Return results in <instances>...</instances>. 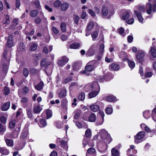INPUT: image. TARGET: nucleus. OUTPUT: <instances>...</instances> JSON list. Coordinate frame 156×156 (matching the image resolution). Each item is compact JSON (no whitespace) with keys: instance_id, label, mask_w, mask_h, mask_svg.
I'll use <instances>...</instances> for the list:
<instances>
[{"instance_id":"f257e3e1","label":"nucleus","mask_w":156,"mask_h":156,"mask_svg":"<svg viewBox=\"0 0 156 156\" xmlns=\"http://www.w3.org/2000/svg\"><path fill=\"white\" fill-rule=\"evenodd\" d=\"M99 133L101 134V137L102 140L98 144V148L99 151L103 153L107 150V144L111 142L112 139L110 135L105 129L100 130Z\"/></svg>"},{"instance_id":"f03ea898","label":"nucleus","mask_w":156,"mask_h":156,"mask_svg":"<svg viewBox=\"0 0 156 156\" xmlns=\"http://www.w3.org/2000/svg\"><path fill=\"white\" fill-rule=\"evenodd\" d=\"M152 0H148L149 3L146 4V11L147 14H151L153 12L156 11V0H154L153 2V7H152L151 2Z\"/></svg>"},{"instance_id":"7ed1b4c3","label":"nucleus","mask_w":156,"mask_h":156,"mask_svg":"<svg viewBox=\"0 0 156 156\" xmlns=\"http://www.w3.org/2000/svg\"><path fill=\"white\" fill-rule=\"evenodd\" d=\"M28 134V131L27 129H24L21 133L20 139L22 142H21L20 146L19 148V149H21L24 147L25 144V140L27 139Z\"/></svg>"},{"instance_id":"20e7f679","label":"nucleus","mask_w":156,"mask_h":156,"mask_svg":"<svg viewBox=\"0 0 156 156\" xmlns=\"http://www.w3.org/2000/svg\"><path fill=\"white\" fill-rule=\"evenodd\" d=\"M98 63L97 61L95 60L89 62L85 67V70L88 72L93 70Z\"/></svg>"},{"instance_id":"39448f33","label":"nucleus","mask_w":156,"mask_h":156,"mask_svg":"<svg viewBox=\"0 0 156 156\" xmlns=\"http://www.w3.org/2000/svg\"><path fill=\"white\" fill-rule=\"evenodd\" d=\"M56 142L59 144L61 147L65 150H67L68 146L67 145L68 140L64 139H61L59 138H58L56 140Z\"/></svg>"},{"instance_id":"423d86ee","label":"nucleus","mask_w":156,"mask_h":156,"mask_svg":"<svg viewBox=\"0 0 156 156\" xmlns=\"http://www.w3.org/2000/svg\"><path fill=\"white\" fill-rule=\"evenodd\" d=\"M145 135V132L141 131L139 132L136 136L134 139L135 143L138 144L143 140Z\"/></svg>"},{"instance_id":"0eeeda50","label":"nucleus","mask_w":156,"mask_h":156,"mask_svg":"<svg viewBox=\"0 0 156 156\" xmlns=\"http://www.w3.org/2000/svg\"><path fill=\"white\" fill-rule=\"evenodd\" d=\"M95 89L92 90V91L89 94V96L90 98H92L96 96L99 93L100 90V87L98 84L96 83Z\"/></svg>"},{"instance_id":"6e6552de","label":"nucleus","mask_w":156,"mask_h":156,"mask_svg":"<svg viewBox=\"0 0 156 156\" xmlns=\"http://www.w3.org/2000/svg\"><path fill=\"white\" fill-rule=\"evenodd\" d=\"M96 83L98 84L96 82L90 83L86 85L84 87V89L86 92H88L90 90L92 91L95 89Z\"/></svg>"},{"instance_id":"1a4fd4ad","label":"nucleus","mask_w":156,"mask_h":156,"mask_svg":"<svg viewBox=\"0 0 156 156\" xmlns=\"http://www.w3.org/2000/svg\"><path fill=\"white\" fill-rule=\"evenodd\" d=\"M96 49V45L94 44H93L87 51V55L89 56H93L95 53Z\"/></svg>"},{"instance_id":"9d476101","label":"nucleus","mask_w":156,"mask_h":156,"mask_svg":"<svg viewBox=\"0 0 156 156\" xmlns=\"http://www.w3.org/2000/svg\"><path fill=\"white\" fill-rule=\"evenodd\" d=\"M69 60V59L67 57L64 56L60 58L58 62V65L60 66H63Z\"/></svg>"},{"instance_id":"9b49d317","label":"nucleus","mask_w":156,"mask_h":156,"mask_svg":"<svg viewBox=\"0 0 156 156\" xmlns=\"http://www.w3.org/2000/svg\"><path fill=\"white\" fill-rule=\"evenodd\" d=\"M96 153L95 149L93 147L89 148L86 154V156H96Z\"/></svg>"},{"instance_id":"f8f14e48","label":"nucleus","mask_w":156,"mask_h":156,"mask_svg":"<svg viewBox=\"0 0 156 156\" xmlns=\"http://www.w3.org/2000/svg\"><path fill=\"white\" fill-rule=\"evenodd\" d=\"M148 53L151 57L154 58H156V48L150 47Z\"/></svg>"},{"instance_id":"ddd939ff","label":"nucleus","mask_w":156,"mask_h":156,"mask_svg":"<svg viewBox=\"0 0 156 156\" xmlns=\"http://www.w3.org/2000/svg\"><path fill=\"white\" fill-rule=\"evenodd\" d=\"M144 52L142 50H139L136 56V59L138 61L142 60L144 56Z\"/></svg>"},{"instance_id":"4468645a","label":"nucleus","mask_w":156,"mask_h":156,"mask_svg":"<svg viewBox=\"0 0 156 156\" xmlns=\"http://www.w3.org/2000/svg\"><path fill=\"white\" fill-rule=\"evenodd\" d=\"M106 100L110 102H115L117 101V99L116 97L112 95H109L105 98Z\"/></svg>"},{"instance_id":"2eb2a0df","label":"nucleus","mask_w":156,"mask_h":156,"mask_svg":"<svg viewBox=\"0 0 156 156\" xmlns=\"http://www.w3.org/2000/svg\"><path fill=\"white\" fill-rule=\"evenodd\" d=\"M7 114L6 113H4L1 114L0 117V121L2 123L5 124L6 123Z\"/></svg>"},{"instance_id":"dca6fc26","label":"nucleus","mask_w":156,"mask_h":156,"mask_svg":"<svg viewBox=\"0 0 156 156\" xmlns=\"http://www.w3.org/2000/svg\"><path fill=\"white\" fill-rule=\"evenodd\" d=\"M109 68L110 70L113 71L119 70V67L118 65L116 64H112L109 66Z\"/></svg>"},{"instance_id":"f3484780","label":"nucleus","mask_w":156,"mask_h":156,"mask_svg":"<svg viewBox=\"0 0 156 156\" xmlns=\"http://www.w3.org/2000/svg\"><path fill=\"white\" fill-rule=\"evenodd\" d=\"M80 44L78 42H74L69 45V48L71 49H77L80 47Z\"/></svg>"},{"instance_id":"a211bd4d","label":"nucleus","mask_w":156,"mask_h":156,"mask_svg":"<svg viewBox=\"0 0 156 156\" xmlns=\"http://www.w3.org/2000/svg\"><path fill=\"white\" fill-rule=\"evenodd\" d=\"M119 57L123 60H127L128 55L124 51H121L119 52Z\"/></svg>"},{"instance_id":"6ab92c4d","label":"nucleus","mask_w":156,"mask_h":156,"mask_svg":"<svg viewBox=\"0 0 156 156\" xmlns=\"http://www.w3.org/2000/svg\"><path fill=\"white\" fill-rule=\"evenodd\" d=\"M134 13L137 17L140 23L143 22V19L140 12L137 10H135Z\"/></svg>"},{"instance_id":"aec40b11","label":"nucleus","mask_w":156,"mask_h":156,"mask_svg":"<svg viewBox=\"0 0 156 156\" xmlns=\"http://www.w3.org/2000/svg\"><path fill=\"white\" fill-rule=\"evenodd\" d=\"M90 109L94 112H97L100 109L99 106L97 105L94 104L90 106Z\"/></svg>"},{"instance_id":"412c9836","label":"nucleus","mask_w":156,"mask_h":156,"mask_svg":"<svg viewBox=\"0 0 156 156\" xmlns=\"http://www.w3.org/2000/svg\"><path fill=\"white\" fill-rule=\"evenodd\" d=\"M10 105V102L8 101L5 103L2 106V110L3 111H6L9 108Z\"/></svg>"},{"instance_id":"4be33fe9","label":"nucleus","mask_w":156,"mask_h":156,"mask_svg":"<svg viewBox=\"0 0 156 156\" xmlns=\"http://www.w3.org/2000/svg\"><path fill=\"white\" fill-rule=\"evenodd\" d=\"M12 37V36L10 35L9 37L7 40V44L8 46L9 47H12L13 45Z\"/></svg>"},{"instance_id":"5701e85b","label":"nucleus","mask_w":156,"mask_h":156,"mask_svg":"<svg viewBox=\"0 0 156 156\" xmlns=\"http://www.w3.org/2000/svg\"><path fill=\"white\" fill-rule=\"evenodd\" d=\"M108 8L104 6L102 7V14L103 16H106L108 14Z\"/></svg>"},{"instance_id":"b1692460","label":"nucleus","mask_w":156,"mask_h":156,"mask_svg":"<svg viewBox=\"0 0 156 156\" xmlns=\"http://www.w3.org/2000/svg\"><path fill=\"white\" fill-rule=\"evenodd\" d=\"M52 48L53 47L51 45L48 46V48L46 47H44L43 50V52L45 54H47L49 51H51L52 50Z\"/></svg>"},{"instance_id":"393cba45","label":"nucleus","mask_w":156,"mask_h":156,"mask_svg":"<svg viewBox=\"0 0 156 156\" xmlns=\"http://www.w3.org/2000/svg\"><path fill=\"white\" fill-rule=\"evenodd\" d=\"M112 156H120L118 151L115 148H113L111 150Z\"/></svg>"},{"instance_id":"a878e982","label":"nucleus","mask_w":156,"mask_h":156,"mask_svg":"<svg viewBox=\"0 0 156 156\" xmlns=\"http://www.w3.org/2000/svg\"><path fill=\"white\" fill-rule=\"evenodd\" d=\"M37 48L36 44L34 43H31L30 44V50L31 51L35 50Z\"/></svg>"},{"instance_id":"bb28decb","label":"nucleus","mask_w":156,"mask_h":156,"mask_svg":"<svg viewBox=\"0 0 156 156\" xmlns=\"http://www.w3.org/2000/svg\"><path fill=\"white\" fill-rule=\"evenodd\" d=\"M129 13L128 12H125L123 13L122 18L124 20H126L129 19Z\"/></svg>"},{"instance_id":"cd10ccee","label":"nucleus","mask_w":156,"mask_h":156,"mask_svg":"<svg viewBox=\"0 0 156 156\" xmlns=\"http://www.w3.org/2000/svg\"><path fill=\"white\" fill-rule=\"evenodd\" d=\"M4 24H9L10 23L9 16L7 14L5 15V18L3 21Z\"/></svg>"},{"instance_id":"c85d7f7f","label":"nucleus","mask_w":156,"mask_h":156,"mask_svg":"<svg viewBox=\"0 0 156 156\" xmlns=\"http://www.w3.org/2000/svg\"><path fill=\"white\" fill-rule=\"evenodd\" d=\"M47 123L46 121L44 119H41L39 126L41 127H44L47 125Z\"/></svg>"},{"instance_id":"c756f323","label":"nucleus","mask_w":156,"mask_h":156,"mask_svg":"<svg viewBox=\"0 0 156 156\" xmlns=\"http://www.w3.org/2000/svg\"><path fill=\"white\" fill-rule=\"evenodd\" d=\"M99 113L102 117V121L101 122H97V124L98 125H100L102 124L104 122V117L105 116L104 112L103 111H100L99 112Z\"/></svg>"},{"instance_id":"7c9ffc66","label":"nucleus","mask_w":156,"mask_h":156,"mask_svg":"<svg viewBox=\"0 0 156 156\" xmlns=\"http://www.w3.org/2000/svg\"><path fill=\"white\" fill-rule=\"evenodd\" d=\"M66 90L65 89H63L60 92L59 94V96L60 98H63L66 96Z\"/></svg>"},{"instance_id":"2f4dec72","label":"nucleus","mask_w":156,"mask_h":156,"mask_svg":"<svg viewBox=\"0 0 156 156\" xmlns=\"http://www.w3.org/2000/svg\"><path fill=\"white\" fill-rule=\"evenodd\" d=\"M5 141L8 146L12 147L13 146V142L12 140L6 139L5 140Z\"/></svg>"},{"instance_id":"473e14b6","label":"nucleus","mask_w":156,"mask_h":156,"mask_svg":"<svg viewBox=\"0 0 156 156\" xmlns=\"http://www.w3.org/2000/svg\"><path fill=\"white\" fill-rule=\"evenodd\" d=\"M119 34L122 37H124L125 36L126 34L124 32V30L122 27L120 28L118 30Z\"/></svg>"},{"instance_id":"72a5a7b5","label":"nucleus","mask_w":156,"mask_h":156,"mask_svg":"<svg viewBox=\"0 0 156 156\" xmlns=\"http://www.w3.org/2000/svg\"><path fill=\"white\" fill-rule=\"evenodd\" d=\"M143 116L146 119L150 118L151 114L149 111H146L143 112Z\"/></svg>"},{"instance_id":"f704fd0d","label":"nucleus","mask_w":156,"mask_h":156,"mask_svg":"<svg viewBox=\"0 0 156 156\" xmlns=\"http://www.w3.org/2000/svg\"><path fill=\"white\" fill-rule=\"evenodd\" d=\"M152 115L153 120L156 122V107L152 110Z\"/></svg>"},{"instance_id":"c9c22d12","label":"nucleus","mask_w":156,"mask_h":156,"mask_svg":"<svg viewBox=\"0 0 156 156\" xmlns=\"http://www.w3.org/2000/svg\"><path fill=\"white\" fill-rule=\"evenodd\" d=\"M41 110V108H40V106L38 105L35 106L34 108V112L36 113H39Z\"/></svg>"},{"instance_id":"e433bc0d","label":"nucleus","mask_w":156,"mask_h":156,"mask_svg":"<svg viewBox=\"0 0 156 156\" xmlns=\"http://www.w3.org/2000/svg\"><path fill=\"white\" fill-rule=\"evenodd\" d=\"M43 85V82H41L37 85L35 86V87L36 89L38 90H41L42 88Z\"/></svg>"},{"instance_id":"4c0bfd02","label":"nucleus","mask_w":156,"mask_h":156,"mask_svg":"<svg viewBox=\"0 0 156 156\" xmlns=\"http://www.w3.org/2000/svg\"><path fill=\"white\" fill-rule=\"evenodd\" d=\"M18 19L16 18L14 19L12 22V25L10 27L11 28L13 29L15 28V27L18 24Z\"/></svg>"},{"instance_id":"58836bf2","label":"nucleus","mask_w":156,"mask_h":156,"mask_svg":"<svg viewBox=\"0 0 156 156\" xmlns=\"http://www.w3.org/2000/svg\"><path fill=\"white\" fill-rule=\"evenodd\" d=\"M69 6V5L68 3H63L61 7V9L63 11L66 10Z\"/></svg>"},{"instance_id":"ea45409f","label":"nucleus","mask_w":156,"mask_h":156,"mask_svg":"<svg viewBox=\"0 0 156 156\" xmlns=\"http://www.w3.org/2000/svg\"><path fill=\"white\" fill-rule=\"evenodd\" d=\"M96 118V116L94 114H91L89 118V120L91 122H94L95 121Z\"/></svg>"},{"instance_id":"a19ab883","label":"nucleus","mask_w":156,"mask_h":156,"mask_svg":"<svg viewBox=\"0 0 156 156\" xmlns=\"http://www.w3.org/2000/svg\"><path fill=\"white\" fill-rule=\"evenodd\" d=\"M66 24L64 23H62L60 25V28L62 32H65L66 31Z\"/></svg>"},{"instance_id":"79ce46f5","label":"nucleus","mask_w":156,"mask_h":156,"mask_svg":"<svg viewBox=\"0 0 156 156\" xmlns=\"http://www.w3.org/2000/svg\"><path fill=\"white\" fill-rule=\"evenodd\" d=\"M78 98L80 101L83 100L85 98L84 93L82 92L80 93L78 96Z\"/></svg>"},{"instance_id":"37998d69","label":"nucleus","mask_w":156,"mask_h":156,"mask_svg":"<svg viewBox=\"0 0 156 156\" xmlns=\"http://www.w3.org/2000/svg\"><path fill=\"white\" fill-rule=\"evenodd\" d=\"M46 114L47 118V119L50 118L52 116V111L50 109L46 110Z\"/></svg>"},{"instance_id":"c03bdc74","label":"nucleus","mask_w":156,"mask_h":156,"mask_svg":"<svg viewBox=\"0 0 156 156\" xmlns=\"http://www.w3.org/2000/svg\"><path fill=\"white\" fill-rule=\"evenodd\" d=\"M94 26V23L91 22L88 24L87 29L88 31H90L93 28Z\"/></svg>"},{"instance_id":"a18cd8bd","label":"nucleus","mask_w":156,"mask_h":156,"mask_svg":"<svg viewBox=\"0 0 156 156\" xmlns=\"http://www.w3.org/2000/svg\"><path fill=\"white\" fill-rule=\"evenodd\" d=\"M49 63L47 62V60L45 59H43L41 62V66H45L47 67L49 65Z\"/></svg>"},{"instance_id":"49530a36","label":"nucleus","mask_w":156,"mask_h":156,"mask_svg":"<svg viewBox=\"0 0 156 156\" xmlns=\"http://www.w3.org/2000/svg\"><path fill=\"white\" fill-rule=\"evenodd\" d=\"M62 2L59 0H56L53 3V6L55 7H58L61 5Z\"/></svg>"},{"instance_id":"de8ad7c7","label":"nucleus","mask_w":156,"mask_h":156,"mask_svg":"<svg viewBox=\"0 0 156 156\" xmlns=\"http://www.w3.org/2000/svg\"><path fill=\"white\" fill-rule=\"evenodd\" d=\"M38 14V12L37 10H32L30 12V15L33 17H36Z\"/></svg>"},{"instance_id":"09e8293b","label":"nucleus","mask_w":156,"mask_h":156,"mask_svg":"<svg viewBox=\"0 0 156 156\" xmlns=\"http://www.w3.org/2000/svg\"><path fill=\"white\" fill-rule=\"evenodd\" d=\"M78 84L76 82H72L70 84V89L72 90L74 88H76L77 87Z\"/></svg>"},{"instance_id":"8fccbe9b","label":"nucleus","mask_w":156,"mask_h":156,"mask_svg":"<svg viewBox=\"0 0 156 156\" xmlns=\"http://www.w3.org/2000/svg\"><path fill=\"white\" fill-rule=\"evenodd\" d=\"M113 112V109L112 107H107L105 109V112L107 114L110 115Z\"/></svg>"},{"instance_id":"3c124183","label":"nucleus","mask_w":156,"mask_h":156,"mask_svg":"<svg viewBox=\"0 0 156 156\" xmlns=\"http://www.w3.org/2000/svg\"><path fill=\"white\" fill-rule=\"evenodd\" d=\"M85 134L87 137H90L91 134V130L90 129H87L85 131Z\"/></svg>"},{"instance_id":"603ef678","label":"nucleus","mask_w":156,"mask_h":156,"mask_svg":"<svg viewBox=\"0 0 156 156\" xmlns=\"http://www.w3.org/2000/svg\"><path fill=\"white\" fill-rule=\"evenodd\" d=\"M128 64L130 68L133 69L135 66L134 62L132 61L128 60Z\"/></svg>"},{"instance_id":"864d4df0","label":"nucleus","mask_w":156,"mask_h":156,"mask_svg":"<svg viewBox=\"0 0 156 156\" xmlns=\"http://www.w3.org/2000/svg\"><path fill=\"white\" fill-rule=\"evenodd\" d=\"M98 35V33L97 31H94L92 33L91 36L93 41L95 40V39L97 37Z\"/></svg>"},{"instance_id":"5fc2aeb1","label":"nucleus","mask_w":156,"mask_h":156,"mask_svg":"<svg viewBox=\"0 0 156 156\" xmlns=\"http://www.w3.org/2000/svg\"><path fill=\"white\" fill-rule=\"evenodd\" d=\"M16 125L15 121V120H12L9 123V127L10 129L13 128Z\"/></svg>"},{"instance_id":"6e6d98bb","label":"nucleus","mask_w":156,"mask_h":156,"mask_svg":"<svg viewBox=\"0 0 156 156\" xmlns=\"http://www.w3.org/2000/svg\"><path fill=\"white\" fill-rule=\"evenodd\" d=\"M63 125V123L62 122H56L55 126L58 129H61Z\"/></svg>"},{"instance_id":"4d7b16f0","label":"nucleus","mask_w":156,"mask_h":156,"mask_svg":"<svg viewBox=\"0 0 156 156\" xmlns=\"http://www.w3.org/2000/svg\"><path fill=\"white\" fill-rule=\"evenodd\" d=\"M33 3L34 4L33 5L36 8L39 7L40 5V2L38 0H36L33 1Z\"/></svg>"},{"instance_id":"13d9d810","label":"nucleus","mask_w":156,"mask_h":156,"mask_svg":"<svg viewBox=\"0 0 156 156\" xmlns=\"http://www.w3.org/2000/svg\"><path fill=\"white\" fill-rule=\"evenodd\" d=\"M80 19V17L77 16H74L73 17L74 21L76 24H78V22Z\"/></svg>"},{"instance_id":"bf43d9fd","label":"nucleus","mask_w":156,"mask_h":156,"mask_svg":"<svg viewBox=\"0 0 156 156\" xmlns=\"http://www.w3.org/2000/svg\"><path fill=\"white\" fill-rule=\"evenodd\" d=\"M4 93L5 95H8L9 93V89L8 87H5L4 88Z\"/></svg>"},{"instance_id":"052dcab7","label":"nucleus","mask_w":156,"mask_h":156,"mask_svg":"<svg viewBox=\"0 0 156 156\" xmlns=\"http://www.w3.org/2000/svg\"><path fill=\"white\" fill-rule=\"evenodd\" d=\"M23 74L24 76L27 77L29 74V70L27 68H25L23 70Z\"/></svg>"},{"instance_id":"680f3d73","label":"nucleus","mask_w":156,"mask_h":156,"mask_svg":"<svg viewBox=\"0 0 156 156\" xmlns=\"http://www.w3.org/2000/svg\"><path fill=\"white\" fill-rule=\"evenodd\" d=\"M5 129V126L0 123V132L4 131Z\"/></svg>"},{"instance_id":"e2e57ef3","label":"nucleus","mask_w":156,"mask_h":156,"mask_svg":"<svg viewBox=\"0 0 156 156\" xmlns=\"http://www.w3.org/2000/svg\"><path fill=\"white\" fill-rule=\"evenodd\" d=\"M52 31L55 34H58L59 33V30L55 27H53L52 28Z\"/></svg>"},{"instance_id":"0e129e2a","label":"nucleus","mask_w":156,"mask_h":156,"mask_svg":"<svg viewBox=\"0 0 156 156\" xmlns=\"http://www.w3.org/2000/svg\"><path fill=\"white\" fill-rule=\"evenodd\" d=\"M41 21V18L39 17H37L35 19V23L37 24H40Z\"/></svg>"},{"instance_id":"69168bd1","label":"nucleus","mask_w":156,"mask_h":156,"mask_svg":"<svg viewBox=\"0 0 156 156\" xmlns=\"http://www.w3.org/2000/svg\"><path fill=\"white\" fill-rule=\"evenodd\" d=\"M27 115L29 118H31L32 117V113L31 110H27Z\"/></svg>"},{"instance_id":"338daca9","label":"nucleus","mask_w":156,"mask_h":156,"mask_svg":"<svg viewBox=\"0 0 156 156\" xmlns=\"http://www.w3.org/2000/svg\"><path fill=\"white\" fill-rule=\"evenodd\" d=\"M134 22V19L133 18H132L129 20H128L126 21V22L129 24H132Z\"/></svg>"},{"instance_id":"774afa93","label":"nucleus","mask_w":156,"mask_h":156,"mask_svg":"<svg viewBox=\"0 0 156 156\" xmlns=\"http://www.w3.org/2000/svg\"><path fill=\"white\" fill-rule=\"evenodd\" d=\"M139 11L141 12H145L144 7V6H140L138 7Z\"/></svg>"}]
</instances>
